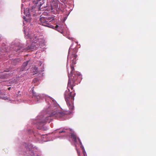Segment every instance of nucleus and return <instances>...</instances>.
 Segmentation results:
<instances>
[{"label": "nucleus", "mask_w": 156, "mask_h": 156, "mask_svg": "<svg viewBox=\"0 0 156 156\" xmlns=\"http://www.w3.org/2000/svg\"><path fill=\"white\" fill-rule=\"evenodd\" d=\"M58 25H56V26L55 27V29L56 30H57V28H58Z\"/></svg>", "instance_id": "nucleus-13"}, {"label": "nucleus", "mask_w": 156, "mask_h": 156, "mask_svg": "<svg viewBox=\"0 0 156 156\" xmlns=\"http://www.w3.org/2000/svg\"><path fill=\"white\" fill-rule=\"evenodd\" d=\"M46 100L48 104L51 103V104L46 110L47 112L49 115V116L46 117L45 118V119L40 121L37 124L40 126L39 128L40 129L43 128V126L45 122H48L49 123L52 120L51 118V117H53L58 119L62 117L64 115L61 111V108L58 105L53 98L49 97H47L46 99Z\"/></svg>", "instance_id": "nucleus-1"}, {"label": "nucleus", "mask_w": 156, "mask_h": 156, "mask_svg": "<svg viewBox=\"0 0 156 156\" xmlns=\"http://www.w3.org/2000/svg\"><path fill=\"white\" fill-rule=\"evenodd\" d=\"M67 66H68V64H67Z\"/></svg>", "instance_id": "nucleus-19"}, {"label": "nucleus", "mask_w": 156, "mask_h": 156, "mask_svg": "<svg viewBox=\"0 0 156 156\" xmlns=\"http://www.w3.org/2000/svg\"><path fill=\"white\" fill-rule=\"evenodd\" d=\"M53 18L52 17H49L48 16L43 17L41 16L40 20L41 23H42V25L52 28L53 26L51 25H48L49 24L48 21H49L50 22L51 20H53Z\"/></svg>", "instance_id": "nucleus-5"}, {"label": "nucleus", "mask_w": 156, "mask_h": 156, "mask_svg": "<svg viewBox=\"0 0 156 156\" xmlns=\"http://www.w3.org/2000/svg\"><path fill=\"white\" fill-rule=\"evenodd\" d=\"M24 19H25V17H24Z\"/></svg>", "instance_id": "nucleus-17"}, {"label": "nucleus", "mask_w": 156, "mask_h": 156, "mask_svg": "<svg viewBox=\"0 0 156 156\" xmlns=\"http://www.w3.org/2000/svg\"><path fill=\"white\" fill-rule=\"evenodd\" d=\"M33 45H32L30 47H28V48L26 49H23L22 48H20L19 47H18L17 48H15L14 49V50L16 51H18L19 50H20L21 51H28L29 50H32L33 49H36V47L35 45H34L33 44Z\"/></svg>", "instance_id": "nucleus-6"}, {"label": "nucleus", "mask_w": 156, "mask_h": 156, "mask_svg": "<svg viewBox=\"0 0 156 156\" xmlns=\"http://www.w3.org/2000/svg\"><path fill=\"white\" fill-rule=\"evenodd\" d=\"M28 37H30V36H29V35H28Z\"/></svg>", "instance_id": "nucleus-18"}, {"label": "nucleus", "mask_w": 156, "mask_h": 156, "mask_svg": "<svg viewBox=\"0 0 156 156\" xmlns=\"http://www.w3.org/2000/svg\"><path fill=\"white\" fill-rule=\"evenodd\" d=\"M72 45H71L69 49L67 57V62L70 60V62H72V64L74 65L76 63V59L77 56L75 53L77 51V48H76L73 49L71 48Z\"/></svg>", "instance_id": "nucleus-4"}, {"label": "nucleus", "mask_w": 156, "mask_h": 156, "mask_svg": "<svg viewBox=\"0 0 156 156\" xmlns=\"http://www.w3.org/2000/svg\"><path fill=\"white\" fill-rule=\"evenodd\" d=\"M4 94L2 93L1 92V91L0 90V98H2L5 100L8 99V98L4 96Z\"/></svg>", "instance_id": "nucleus-8"}, {"label": "nucleus", "mask_w": 156, "mask_h": 156, "mask_svg": "<svg viewBox=\"0 0 156 156\" xmlns=\"http://www.w3.org/2000/svg\"><path fill=\"white\" fill-rule=\"evenodd\" d=\"M41 4L40 5V7H41Z\"/></svg>", "instance_id": "nucleus-16"}, {"label": "nucleus", "mask_w": 156, "mask_h": 156, "mask_svg": "<svg viewBox=\"0 0 156 156\" xmlns=\"http://www.w3.org/2000/svg\"><path fill=\"white\" fill-rule=\"evenodd\" d=\"M38 65H39L40 66H42V67L44 65L42 64V62L39 61L38 62Z\"/></svg>", "instance_id": "nucleus-12"}, {"label": "nucleus", "mask_w": 156, "mask_h": 156, "mask_svg": "<svg viewBox=\"0 0 156 156\" xmlns=\"http://www.w3.org/2000/svg\"><path fill=\"white\" fill-rule=\"evenodd\" d=\"M71 71L70 74H68L69 81L68 83V90H66L64 94L65 100L67 104L71 110H73L74 109L73 105V101L74 100V97L75 94H72V92H70L69 88L72 90L73 89V87L75 86L74 83V80L76 79V77H80L81 76L79 73L74 72V67L71 65Z\"/></svg>", "instance_id": "nucleus-2"}, {"label": "nucleus", "mask_w": 156, "mask_h": 156, "mask_svg": "<svg viewBox=\"0 0 156 156\" xmlns=\"http://www.w3.org/2000/svg\"><path fill=\"white\" fill-rule=\"evenodd\" d=\"M71 137L74 142L78 156H80V153L78 149V147H79L81 148L82 150L84 156H87V153L85 151L84 147L82 144L80 139L78 137H77L75 133H72L71 134Z\"/></svg>", "instance_id": "nucleus-3"}, {"label": "nucleus", "mask_w": 156, "mask_h": 156, "mask_svg": "<svg viewBox=\"0 0 156 156\" xmlns=\"http://www.w3.org/2000/svg\"><path fill=\"white\" fill-rule=\"evenodd\" d=\"M30 38L31 40H32L33 38V37H30Z\"/></svg>", "instance_id": "nucleus-14"}, {"label": "nucleus", "mask_w": 156, "mask_h": 156, "mask_svg": "<svg viewBox=\"0 0 156 156\" xmlns=\"http://www.w3.org/2000/svg\"><path fill=\"white\" fill-rule=\"evenodd\" d=\"M67 129H67L64 128H63V130H62L59 131V133H66V130H67Z\"/></svg>", "instance_id": "nucleus-10"}, {"label": "nucleus", "mask_w": 156, "mask_h": 156, "mask_svg": "<svg viewBox=\"0 0 156 156\" xmlns=\"http://www.w3.org/2000/svg\"><path fill=\"white\" fill-rule=\"evenodd\" d=\"M10 88H11V87H9L8 88V89L9 90H10Z\"/></svg>", "instance_id": "nucleus-15"}, {"label": "nucleus", "mask_w": 156, "mask_h": 156, "mask_svg": "<svg viewBox=\"0 0 156 156\" xmlns=\"http://www.w3.org/2000/svg\"><path fill=\"white\" fill-rule=\"evenodd\" d=\"M34 70L33 71V72L34 73V74H36L37 72L38 71V68L37 67H34Z\"/></svg>", "instance_id": "nucleus-11"}, {"label": "nucleus", "mask_w": 156, "mask_h": 156, "mask_svg": "<svg viewBox=\"0 0 156 156\" xmlns=\"http://www.w3.org/2000/svg\"><path fill=\"white\" fill-rule=\"evenodd\" d=\"M44 71V70H41V71Z\"/></svg>", "instance_id": "nucleus-22"}, {"label": "nucleus", "mask_w": 156, "mask_h": 156, "mask_svg": "<svg viewBox=\"0 0 156 156\" xmlns=\"http://www.w3.org/2000/svg\"><path fill=\"white\" fill-rule=\"evenodd\" d=\"M76 43H78V42L77 41H76Z\"/></svg>", "instance_id": "nucleus-20"}, {"label": "nucleus", "mask_w": 156, "mask_h": 156, "mask_svg": "<svg viewBox=\"0 0 156 156\" xmlns=\"http://www.w3.org/2000/svg\"><path fill=\"white\" fill-rule=\"evenodd\" d=\"M28 62L29 61H27L23 63L21 68V70L22 71H23L24 70H27L28 69V68L27 67V66Z\"/></svg>", "instance_id": "nucleus-7"}, {"label": "nucleus", "mask_w": 156, "mask_h": 156, "mask_svg": "<svg viewBox=\"0 0 156 156\" xmlns=\"http://www.w3.org/2000/svg\"><path fill=\"white\" fill-rule=\"evenodd\" d=\"M18 60V59H17L16 60V61H17V60Z\"/></svg>", "instance_id": "nucleus-21"}, {"label": "nucleus", "mask_w": 156, "mask_h": 156, "mask_svg": "<svg viewBox=\"0 0 156 156\" xmlns=\"http://www.w3.org/2000/svg\"><path fill=\"white\" fill-rule=\"evenodd\" d=\"M32 93L33 94V95L34 96L36 97V98L37 100V101L38 102V99L40 98H41V97L39 95L37 96L36 93L34 92L33 89L32 90Z\"/></svg>", "instance_id": "nucleus-9"}, {"label": "nucleus", "mask_w": 156, "mask_h": 156, "mask_svg": "<svg viewBox=\"0 0 156 156\" xmlns=\"http://www.w3.org/2000/svg\"><path fill=\"white\" fill-rule=\"evenodd\" d=\"M1 78H3V77H2Z\"/></svg>", "instance_id": "nucleus-23"}]
</instances>
